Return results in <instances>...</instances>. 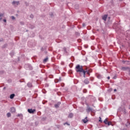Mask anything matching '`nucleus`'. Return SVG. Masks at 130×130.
Instances as JSON below:
<instances>
[{
	"instance_id": "4be33fe9",
	"label": "nucleus",
	"mask_w": 130,
	"mask_h": 130,
	"mask_svg": "<svg viewBox=\"0 0 130 130\" xmlns=\"http://www.w3.org/2000/svg\"><path fill=\"white\" fill-rule=\"evenodd\" d=\"M98 78L100 79L101 77V76L100 75H98Z\"/></svg>"
},
{
	"instance_id": "aec40b11",
	"label": "nucleus",
	"mask_w": 130,
	"mask_h": 130,
	"mask_svg": "<svg viewBox=\"0 0 130 130\" xmlns=\"http://www.w3.org/2000/svg\"><path fill=\"white\" fill-rule=\"evenodd\" d=\"M11 18H12V19H13V20L15 19V17H14V16H12V17H11Z\"/></svg>"
},
{
	"instance_id": "393cba45",
	"label": "nucleus",
	"mask_w": 130,
	"mask_h": 130,
	"mask_svg": "<svg viewBox=\"0 0 130 130\" xmlns=\"http://www.w3.org/2000/svg\"><path fill=\"white\" fill-rule=\"evenodd\" d=\"M5 22H7V20L6 19H4L3 20Z\"/></svg>"
},
{
	"instance_id": "f3484780",
	"label": "nucleus",
	"mask_w": 130,
	"mask_h": 130,
	"mask_svg": "<svg viewBox=\"0 0 130 130\" xmlns=\"http://www.w3.org/2000/svg\"><path fill=\"white\" fill-rule=\"evenodd\" d=\"M104 122L105 123V124H107V123H108V122L107 119H106L104 120Z\"/></svg>"
},
{
	"instance_id": "ddd939ff",
	"label": "nucleus",
	"mask_w": 130,
	"mask_h": 130,
	"mask_svg": "<svg viewBox=\"0 0 130 130\" xmlns=\"http://www.w3.org/2000/svg\"><path fill=\"white\" fill-rule=\"evenodd\" d=\"M63 51H64V52H65V53H68V51H67V48L65 47L63 48Z\"/></svg>"
},
{
	"instance_id": "dca6fc26",
	"label": "nucleus",
	"mask_w": 130,
	"mask_h": 130,
	"mask_svg": "<svg viewBox=\"0 0 130 130\" xmlns=\"http://www.w3.org/2000/svg\"><path fill=\"white\" fill-rule=\"evenodd\" d=\"M47 60H48V58H46L44 59L43 61H44V62H46V61H47Z\"/></svg>"
},
{
	"instance_id": "4468645a",
	"label": "nucleus",
	"mask_w": 130,
	"mask_h": 130,
	"mask_svg": "<svg viewBox=\"0 0 130 130\" xmlns=\"http://www.w3.org/2000/svg\"><path fill=\"white\" fill-rule=\"evenodd\" d=\"M4 14H0V20L2 19L3 17H4Z\"/></svg>"
},
{
	"instance_id": "5701e85b",
	"label": "nucleus",
	"mask_w": 130,
	"mask_h": 130,
	"mask_svg": "<svg viewBox=\"0 0 130 130\" xmlns=\"http://www.w3.org/2000/svg\"><path fill=\"white\" fill-rule=\"evenodd\" d=\"M82 26H83V27H84V26H85V23H83V24H82Z\"/></svg>"
},
{
	"instance_id": "2f4dec72",
	"label": "nucleus",
	"mask_w": 130,
	"mask_h": 130,
	"mask_svg": "<svg viewBox=\"0 0 130 130\" xmlns=\"http://www.w3.org/2000/svg\"><path fill=\"white\" fill-rule=\"evenodd\" d=\"M120 1H122V0H120Z\"/></svg>"
},
{
	"instance_id": "412c9836",
	"label": "nucleus",
	"mask_w": 130,
	"mask_h": 130,
	"mask_svg": "<svg viewBox=\"0 0 130 130\" xmlns=\"http://www.w3.org/2000/svg\"><path fill=\"white\" fill-rule=\"evenodd\" d=\"M108 125L109 126L111 125V122H108L107 123Z\"/></svg>"
},
{
	"instance_id": "6ab92c4d",
	"label": "nucleus",
	"mask_w": 130,
	"mask_h": 130,
	"mask_svg": "<svg viewBox=\"0 0 130 130\" xmlns=\"http://www.w3.org/2000/svg\"><path fill=\"white\" fill-rule=\"evenodd\" d=\"M66 124H67V125H68V126H70V123H69L68 122L64 123L63 125H66Z\"/></svg>"
},
{
	"instance_id": "f8f14e48",
	"label": "nucleus",
	"mask_w": 130,
	"mask_h": 130,
	"mask_svg": "<svg viewBox=\"0 0 130 130\" xmlns=\"http://www.w3.org/2000/svg\"><path fill=\"white\" fill-rule=\"evenodd\" d=\"M27 86L29 88L32 87V84L31 83H27Z\"/></svg>"
},
{
	"instance_id": "39448f33",
	"label": "nucleus",
	"mask_w": 130,
	"mask_h": 130,
	"mask_svg": "<svg viewBox=\"0 0 130 130\" xmlns=\"http://www.w3.org/2000/svg\"><path fill=\"white\" fill-rule=\"evenodd\" d=\"M84 83L86 85L88 84L89 83V82L87 79H86L84 81Z\"/></svg>"
},
{
	"instance_id": "9b49d317",
	"label": "nucleus",
	"mask_w": 130,
	"mask_h": 130,
	"mask_svg": "<svg viewBox=\"0 0 130 130\" xmlns=\"http://www.w3.org/2000/svg\"><path fill=\"white\" fill-rule=\"evenodd\" d=\"M91 111V109L89 107H88L86 109V112L87 113H89Z\"/></svg>"
},
{
	"instance_id": "c85d7f7f",
	"label": "nucleus",
	"mask_w": 130,
	"mask_h": 130,
	"mask_svg": "<svg viewBox=\"0 0 130 130\" xmlns=\"http://www.w3.org/2000/svg\"><path fill=\"white\" fill-rule=\"evenodd\" d=\"M100 119L99 120V122H101V117H100Z\"/></svg>"
},
{
	"instance_id": "473e14b6",
	"label": "nucleus",
	"mask_w": 130,
	"mask_h": 130,
	"mask_svg": "<svg viewBox=\"0 0 130 130\" xmlns=\"http://www.w3.org/2000/svg\"><path fill=\"white\" fill-rule=\"evenodd\" d=\"M76 130H77V129H76Z\"/></svg>"
},
{
	"instance_id": "a211bd4d",
	"label": "nucleus",
	"mask_w": 130,
	"mask_h": 130,
	"mask_svg": "<svg viewBox=\"0 0 130 130\" xmlns=\"http://www.w3.org/2000/svg\"><path fill=\"white\" fill-rule=\"evenodd\" d=\"M85 74L87 73V75H88L89 76L90 75L89 71L86 70V71H85Z\"/></svg>"
},
{
	"instance_id": "6e6552de",
	"label": "nucleus",
	"mask_w": 130,
	"mask_h": 130,
	"mask_svg": "<svg viewBox=\"0 0 130 130\" xmlns=\"http://www.w3.org/2000/svg\"><path fill=\"white\" fill-rule=\"evenodd\" d=\"M12 4L14 5H18L19 4V2L14 1V2H12Z\"/></svg>"
},
{
	"instance_id": "7c9ffc66",
	"label": "nucleus",
	"mask_w": 130,
	"mask_h": 130,
	"mask_svg": "<svg viewBox=\"0 0 130 130\" xmlns=\"http://www.w3.org/2000/svg\"><path fill=\"white\" fill-rule=\"evenodd\" d=\"M59 81H61V79H60V78H59Z\"/></svg>"
},
{
	"instance_id": "0eeeda50",
	"label": "nucleus",
	"mask_w": 130,
	"mask_h": 130,
	"mask_svg": "<svg viewBox=\"0 0 130 130\" xmlns=\"http://www.w3.org/2000/svg\"><path fill=\"white\" fill-rule=\"evenodd\" d=\"M15 96V94H12L10 96V99H11V100H13Z\"/></svg>"
},
{
	"instance_id": "f03ea898",
	"label": "nucleus",
	"mask_w": 130,
	"mask_h": 130,
	"mask_svg": "<svg viewBox=\"0 0 130 130\" xmlns=\"http://www.w3.org/2000/svg\"><path fill=\"white\" fill-rule=\"evenodd\" d=\"M27 111L30 114H34L36 111V109L32 110V109H28Z\"/></svg>"
},
{
	"instance_id": "c756f323",
	"label": "nucleus",
	"mask_w": 130,
	"mask_h": 130,
	"mask_svg": "<svg viewBox=\"0 0 130 130\" xmlns=\"http://www.w3.org/2000/svg\"><path fill=\"white\" fill-rule=\"evenodd\" d=\"M110 77H108V78H107V79H108V80H110Z\"/></svg>"
},
{
	"instance_id": "f257e3e1",
	"label": "nucleus",
	"mask_w": 130,
	"mask_h": 130,
	"mask_svg": "<svg viewBox=\"0 0 130 130\" xmlns=\"http://www.w3.org/2000/svg\"><path fill=\"white\" fill-rule=\"evenodd\" d=\"M76 71L77 73H82L83 74V77L85 78V73L86 72L83 69L82 67L80 65H77L76 67Z\"/></svg>"
},
{
	"instance_id": "2eb2a0df",
	"label": "nucleus",
	"mask_w": 130,
	"mask_h": 130,
	"mask_svg": "<svg viewBox=\"0 0 130 130\" xmlns=\"http://www.w3.org/2000/svg\"><path fill=\"white\" fill-rule=\"evenodd\" d=\"M7 117H8V118L10 117L11 116V113H8L7 114Z\"/></svg>"
},
{
	"instance_id": "b1692460",
	"label": "nucleus",
	"mask_w": 130,
	"mask_h": 130,
	"mask_svg": "<svg viewBox=\"0 0 130 130\" xmlns=\"http://www.w3.org/2000/svg\"><path fill=\"white\" fill-rule=\"evenodd\" d=\"M30 17L33 18L34 17V15H30Z\"/></svg>"
},
{
	"instance_id": "7ed1b4c3",
	"label": "nucleus",
	"mask_w": 130,
	"mask_h": 130,
	"mask_svg": "<svg viewBox=\"0 0 130 130\" xmlns=\"http://www.w3.org/2000/svg\"><path fill=\"white\" fill-rule=\"evenodd\" d=\"M16 111V110L14 107H12L11 108V113H15Z\"/></svg>"
},
{
	"instance_id": "cd10ccee",
	"label": "nucleus",
	"mask_w": 130,
	"mask_h": 130,
	"mask_svg": "<svg viewBox=\"0 0 130 130\" xmlns=\"http://www.w3.org/2000/svg\"><path fill=\"white\" fill-rule=\"evenodd\" d=\"M114 92H116V91H117V89H115L114 90Z\"/></svg>"
},
{
	"instance_id": "423d86ee",
	"label": "nucleus",
	"mask_w": 130,
	"mask_h": 130,
	"mask_svg": "<svg viewBox=\"0 0 130 130\" xmlns=\"http://www.w3.org/2000/svg\"><path fill=\"white\" fill-rule=\"evenodd\" d=\"M107 16H108L107 15H104V16L102 17V19H103L105 21H106V19H107Z\"/></svg>"
},
{
	"instance_id": "1a4fd4ad",
	"label": "nucleus",
	"mask_w": 130,
	"mask_h": 130,
	"mask_svg": "<svg viewBox=\"0 0 130 130\" xmlns=\"http://www.w3.org/2000/svg\"><path fill=\"white\" fill-rule=\"evenodd\" d=\"M129 69L128 67H122L121 70L122 71H126V70H128Z\"/></svg>"
},
{
	"instance_id": "20e7f679",
	"label": "nucleus",
	"mask_w": 130,
	"mask_h": 130,
	"mask_svg": "<svg viewBox=\"0 0 130 130\" xmlns=\"http://www.w3.org/2000/svg\"><path fill=\"white\" fill-rule=\"evenodd\" d=\"M87 118V117H86L85 118L82 119V121L85 124L88 121V119Z\"/></svg>"
},
{
	"instance_id": "a878e982",
	"label": "nucleus",
	"mask_w": 130,
	"mask_h": 130,
	"mask_svg": "<svg viewBox=\"0 0 130 130\" xmlns=\"http://www.w3.org/2000/svg\"><path fill=\"white\" fill-rule=\"evenodd\" d=\"M83 92L84 93H86V90H83Z\"/></svg>"
},
{
	"instance_id": "9d476101",
	"label": "nucleus",
	"mask_w": 130,
	"mask_h": 130,
	"mask_svg": "<svg viewBox=\"0 0 130 130\" xmlns=\"http://www.w3.org/2000/svg\"><path fill=\"white\" fill-rule=\"evenodd\" d=\"M73 116H74V114H73V113H70L68 116V118H73Z\"/></svg>"
},
{
	"instance_id": "bb28decb",
	"label": "nucleus",
	"mask_w": 130,
	"mask_h": 130,
	"mask_svg": "<svg viewBox=\"0 0 130 130\" xmlns=\"http://www.w3.org/2000/svg\"><path fill=\"white\" fill-rule=\"evenodd\" d=\"M55 108H57V105H55Z\"/></svg>"
}]
</instances>
